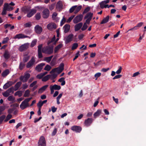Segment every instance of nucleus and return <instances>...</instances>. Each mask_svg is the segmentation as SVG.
<instances>
[{"label":"nucleus","instance_id":"55","mask_svg":"<svg viewBox=\"0 0 146 146\" xmlns=\"http://www.w3.org/2000/svg\"><path fill=\"white\" fill-rule=\"evenodd\" d=\"M29 90H27L25 92L24 96L25 97H28L29 94Z\"/></svg>","mask_w":146,"mask_h":146},{"label":"nucleus","instance_id":"48","mask_svg":"<svg viewBox=\"0 0 146 146\" xmlns=\"http://www.w3.org/2000/svg\"><path fill=\"white\" fill-rule=\"evenodd\" d=\"M56 72H57L58 74L61 73L63 70L62 69L58 68H56Z\"/></svg>","mask_w":146,"mask_h":146},{"label":"nucleus","instance_id":"7","mask_svg":"<svg viewBox=\"0 0 146 146\" xmlns=\"http://www.w3.org/2000/svg\"><path fill=\"white\" fill-rule=\"evenodd\" d=\"M54 46L50 45L46 46V54L49 55L52 54L53 52Z\"/></svg>","mask_w":146,"mask_h":146},{"label":"nucleus","instance_id":"51","mask_svg":"<svg viewBox=\"0 0 146 146\" xmlns=\"http://www.w3.org/2000/svg\"><path fill=\"white\" fill-rule=\"evenodd\" d=\"M119 69H118L116 72V73L117 74H120L122 70V67L121 66H119Z\"/></svg>","mask_w":146,"mask_h":146},{"label":"nucleus","instance_id":"34","mask_svg":"<svg viewBox=\"0 0 146 146\" xmlns=\"http://www.w3.org/2000/svg\"><path fill=\"white\" fill-rule=\"evenodd\" d=\"M52 87L55 90H59L61 88V86H60L56 84L54 85Z\"/></svg>","mask_w":146,"mask_h":146},{"label":"nucleus","instance_id":"21","mask_svg":"<svg viewBox=\"0 0 146 146\" xmlns=\"http://www.w3.org/2000/svg\"><path fill=\"white\" fill-rule=\"evenodd\" d=\"M3 56L5 59H8L10 57V53L7 50H5Z\"/></svg>","mask_w":146,"mask_h":146},{"label":"nucleus","instance_id":"14","mask_svg":"<svg viewBox=\"0 0 146 146\" xmlns=\"http://www.w3.org/2000/svg\"><path fill=\"white\" fill-rule=\"evenodd\" d=\"M42 44H40L38 46V58H40L42 57Z\"/></svg>","mask_w":146,"mask_h":146},{"label":"nucleus","instance_id":"26","mask_svg":"<svg viewBox=\"0 0 146 146\" xmlns=\"http://www.w3.org/2000/svg\"><path fill=\"white\" fill-rule=\"evenodd\" d=\"M22 84V82L21 81L18 82L14 86L15 90L16 91L18 89L19 87L21 86Z\"/></svg>","mask_w":146,"mask_h":146},{"label":"nucleus","instance_id":"15","mask_svg":"<svg viewBox=\"0 0 146 146\" xmlns=\"http://www.w3.org/2000/svg\"><path fill=\"white\" fill-rule=\"evenodd\" d=\"M45 65L44 63H41L38 64L35 68V70L38 72H40L43 68V67Z\"/></svg>","mask_w":146,"mask_h":146},{"label":"nucleus","instance_id":"31","mask_svg":"<svg viewBox=\"0 0 146 146\" xmlns=\"http://www.w3.org/2000/svg\"><path fill=\"white\" fill-rule=\"evenodd\" d=\"M9 73V71L8 69L5 70L2 73L3 76L5 77L7 76Z\"/></svg>","mask_w":146,"mask_h":146},{"label":"nucleus","instance_id":"62","mask_svg":"<svg viewBox=\"0 0 146 146\" xmlns=\"http://www.w3.org/2000/svg\"><path fill=\"white\" fill-rule=\"evenodd\" d=\"M79 51H78L77 52V53L76 54V55L74 57V58L73 59V61H74L78 57L79 55H80L79 54Z\"/></svg>","mask_w":146,"mask_h":146},{"label":"nucleus","instance_id":"38","mask_svg":"<svg viewBox=\"0 0 146 146\" xmlns=\"http://www.w3.org/2000/svg\"><path fill=\"white\" fill-rule=\"evenodd\" d=\"M22 94V92L21 91H18L15 93V95H18L19 97L21 96Z\"/></svg>","mask_w":146,"mask_h":146},{"label":"nucleus","instance_id":"49","mask_svg":"<svg viewBox=\"0 0 146 146\" xmlns=\"http://www.w3.org/2000/svg\"><path fill=\"white\" fill-rule=\"evenodd\" d=\"M53 56L52 55L49 57H46V62H49L51 60Z\"/></svg>","mask_w":146,"mask_h":146},{"label":"nucleus","instance_id":"36","mask_svg":"<svg viewBox=\"0 0 146 146\" xmlns=\"http://www.w3.org/2000/svg\"><path fill=\"white\" fill-rule=\"evenodd\" d=\"M37 40L36 39H34L33 40L30 46L31 47H33L34 46H35L37 42Z\"/></svg>","mask_w":146,"mask_h":146},{"label":"nucleus","instance_id":"57","mask_svg":"<svg viewBox=\"0 0 146 146\" xmlns=\"http://www.w3.org/2000/svg\"><path fill=\"white\" fill-rule=\"evenodd\" d=\"M9 40V38L6 37L3 39L2 41V43L3 44H5L7 42V41Z\"/></svg>","mask_w":146,"mask_h":146},{"label":"nucleus","instance_id":"16","mask_svg":"<svg viewBox=\"0 0 146 146\" xmlns=\"http://www.w3.org/2000/svg\"><path fill=\"white\" fill-rule=\"evenodd\" d=\"M83 25V23L82 22L79 23L76 25L74 26L75 31H79Z\"/></svg>","mask_w":146,"mask_h":146},{"label":"nucleus","instance_id":"24","mask_svg":"<svg viewBox=\"0 0 146 146\" xmlns=\"http://www.w3.org/2000/svg\"><path fill=\"white\" fill-rule=\"evenodd\" d=\"M63 7V5L62 2L60 1H59L57 3L56 6V8L59 9L60 10H61Z\"/></svg>","mask_w":146,"mask_h":146},{"label":"nucleus","instance_id":"63","mask_svg":"<svg viewBox=\"0 0 146 146\" xmlns=\"http://www.w3.org/2000/svg\"><path fill=\"white\" fill-rule=\"evenodd\" d=\"M7 99L9 101H12L14 100V98L13 96H11L8 97Z\"/></svg>","mask_w":146,"mask_h":146},{"label":"nucleus","instance_id":"30","mask_svg":"<svg viewBox=\"0 0 146 146\" xmlns=\"http://www.w3.org/2000/svg\"><path fill=\"white\" fill-rule=\"evenodd\" d=\"M21 9L23 12H27L30 11V8L29 7H22Z\"/></svg>","mask_w":146,"mask_h":146},{"label":"nucleus","instance_id":"60","mask_svg":"<svg viewBox=\"0 0 146 146\" xmlns=\"http://www.w3.org/2000/svg\"><path fill=\"white\" fill-rule=\"evenodd\" d=\"M74 17V16L72 15L68 19L67 21V23H70L71 21H72V20L73 19Z\"/></svg>","mask_w":146,"mask_h":146},{"label":"nucleus","instance_id":"58","mask_svg":"<svg viewBox=\"0 0 146 146\" xmlns=\"http://www.w3.org/2000/svg\"><path fill=\"white\" fill-rule=\"evenodd\" d=\"M42 103H41V101H40L37 104V106L38 107V108H40L41 109V107L43 105Z\"/></svg>","mask_w":146,"mask_h":146},{"label":"nucleus","instance_id":"52","mask_svg":"<svg viewBox=\"0 0 146 146\" xmlns=\"http://www.w3.org/2000/svg\"><path fill=\"white\" fill-rule=\"evenodd\" d=\"M66 21V19L64 17H63V19L60 22V26H62L64 24Z\"/></svg>","mask_w":146,"mask_h":146},{"label":"nucleus","instance_id":"40","mask_svg":"<svg viewBox=\"0 0 146 146\" xmlns=\"http://www.w3.org/2000/svg\"><path fill=\"white\" fill-rule=\"evenodd\" d=\"M77 7V5L74 6H72V7H71L69 10V12L70 13H72L73 12V11L74 12L75 10Z\"/></svg>","mask_w":146,"mask_h":146},{"label":"nucleus","instance_id":"39","mask_svg":"<svg viewBox=\"0 0 146 146\" xmlns=\"http://www.w3.org/2000/svg\"><path fill=\"white\" fill-rule=\"evenodd\" d=\"M7 91L9 94L11 93H12V94H13L14 92V88L13 87H12L9 88Z\"/></svg>","mask_w":146,"mask_h":146},{"label":"nucleus","instance_id":"35","mask_svg":"<svg viewBox=\"0 0 146 146\" xmlns=\"http://www.w3.org/2000/svg\"><path fill=\"white\" fill-rule=\"evenodd\" d=\"M45 75H46V72L38 74L37 76V77L38 78L41 79Z\"/></svg>","mask_w":146,"mask_h":146},{"label":"nucleus","instance_id":"33","mask_svg":"<svg viewBox=\"0 0 146 146\" xmlns=\"http://www.w3.org/2000/svg\"><path fill=\"white\" fill-rule=\"evenodd\" d=\"M11 8V10L13 9V7L9 5L8 3H5L4 5V7L3 9L7 10H8V8Z\"/></svg>","mask_w":146,"mask_h":146},{"label":"nucleus","instance_id":"54","mask_svg":"<svg viewBox=\"0 0 146 146\" xmlns=\"http://www.w3.org/2000/svg\"><path fill=\"white\" fill-rule=\"evenodd\" d=\"M48 7L49 9L50 10L52 11L54 9V4H52L51 5H48Z\"/></svg>","mask_w":146,"mask_h":146},{"label":"nucleus","instance_id":"46","mask_svg":"<svg viewBox=\"0 0 146 146\" xmlns=\"http://www.w3.org/2000/svg\"><path fill=\"white\" fill-rule=\"evenodd\" d=\"M90 7H87L84 10V11L83 13V14H84V13H87L90 10Z\"/></svg>","mask_w":146,"mask_h":146},{"label":"nucleus","instance_id":"50","mask_svg":"<svg viewBox=\"0 0 146 146\" xmlns=\"http://www.w3.org/2000/svg\"><path fill=\"white\" fill-rule=\"evenodd\" d=\"M101 75V73L98 72L95 74L94 76L96 78V80H97L98 78L100 77Z\"/></svg>","mask_w":146,"mask_h":146},{"label":"nucleus","instance_id":"42","mask_svg":"<svg viewBox=\"0 0 146 146\" xmlns=\"http://www.w3.org/2000/svg\"><path fill=\"white\" fill-rule=\"evenodd\" d=\"M78 46V44L77 43H74L73 44L72 47V49L74 50L76 49Z\"/></svg>","mask_w":146,"mask_h":146},{"label":"nucleus","instance_id":"19","mask_svg":"<svg viewBox=\"0 0 146 146\" xmlns=\"http://www.w3.org/2000/svg\"><path fill=\"white\" fill-rule=\"evenodd\" d=\"M70 25L68 24H65L63 27L64 32L65 33H68L70 30Z\"/></svg>","mask_w":146,"mask_h":146},{"label":"nucleus","instance_id":"20","mask_svg":"<svg viewBox=\"0 0 146 146\" xmlns=\"http://www.w3.org/2000/svg\"><path fill=\"white\" fill-rule=\"evenodd\" d=\"M35 62L34 59L33 58L31 60L27 63V67L29 68L31 66L34 64Z\"/></svg>","mask_w":146,"mask_h":146},{"label":"nucleus","instance_id":"18","mask_svg":"<svg viewBox=\"0 0 146 146\" xmlns=\"http://www.w3.org/2000/svg\"><path fill=\"white\" fill-rule=\"evenodd\" d=\"M35 30L37 33L40 34L42 31V29L38 25H37L35 27Z\"/></svg>","mask_w":146,"mask_h":146},{"label":"nucleus","instance_id":"4","mask_svg":"<svg viewBox=\"0 0 146 146\" xmlns=\"http://www.w3.org/2000/svg\"><path fill=\"white\" fill-rule=\"evenodd\" d=\"M83 17V15L82 14L78 15L73 19V21L74 23L76 24L80 22L82 20Z\"/></svg>","mask_w":146,"mask_h":146},{"label":"nucleus","instance_id":"5","mask_svg":"<svg viewBox=\"0 0 146 146\" xmlns=\"http://www.w3.org/2000/svg\"><path fill=\"white\" fill-rule=\"evenodd\" d=\"M38 146H45L46 141L44 137L41 136L38 142Z\"/></svg>","mask_w":146,"mask_h":146},{"label":"nucleus","instance_id":"29","mask_svg":"<svg viewBox=\"0 0 146 146\" xmlns=\"http://www.w3.org/2000/svg\"><path fill=\"white\" fill-rule=\"evenodd\" d=\"M82 8L81 5L79 6L78 7L77 6V7H76L74 11V13L76 14L78 13L81 10Z\"/></svg>","mask_w":146,"mask_h":146},{"label":"nucleus","instance_id":"28","mask_svg":"<svg viewBox=\"0 0 146 146\" xmlns=\"http://www.w3.org/2000/svg\"><path fill=\"white\" fill-rule=\"evenodd\" d=\"M109 3V1H102L100 4V7L102 8H104V5H105V4L108 3Z\"/></svg>","mask_w":146,"mask_h":146},{"label":"nucleus","instance_id":"41","mask_svg":"<svg viewBox=\"0 0 146 146\" xmlns=\"http://www.w3.org/2000/svg\"><path fill=\"white\" fill-rule=\"evenodd\" d=\"M12 117V115L11 114H8L7 116L6 119H5L4 121L7 122L8 121L9 119H11Z\"/></svg>","mask_w":146,"mask_h":146},{"label":"nucleus","instance_id":"12","mask_svg":"<svg viewBox=\"0 0 146 146\" xmlns=\"http://www.w3.org/2000/svg\"><path fill=\"white\" fill-rule=\"evenodd\" d=\"M56 28V25L55 23H50L47 26V28L50 31H52L53 29H55Z\"/></svg>","mask_w":146,"mask_h":146},{"label":"nucleus","instance_id":"56","mask_svg":"<svg viewBox=\"0 0 146 146\" xmlns=\"http://www.w3.org/2000/svg\"><path fill=\"white\" fill-rule=\"evenodd\" d=\"M57 129L56 128H55L54 129L53 131H52V136H53L56 135V133H57Z\"/></svg>","mask_w":146,"mask_h":146},{"label":"nucleus","instance_id":"8","mask_svg":"<svg viewBox=\"0 0 146 146\" xmlns=\"http://www.w3.org/2000/svg\"><path fill=\"white\" fill-rule=\"evenodd\" d=\"M71 129L76 133H80L82 130V128L80 126L74 125L72 126Z\"/></svg>","mask_w":146,"mask_h":146},{"label":"nucleus","instance_id":"27","mask_svg":"<svg viewBox=\"0 0 146 146\" xmlns=\"http://www.w3.org/2000/svg\"><path fill=\"white\" fill-rule=\"evenodd\" d=\"M63 46L62 44H59L56 46L54 49V52L55 53L58 50L61 48Z\"/></svg>","mask_w":146,"mask_h":146},{"label":"nucleus","instance_id":"59","mask_svg":"<svg viewBox=\"0 0 146 146\" xmlns=\"http://www.w3.org/2000/svg\"><path fill=\"white\" fill-rule=\"evenodd\" d=\"M5 117V116L3 115L0 117V123H1Z\"/></svg>","mask_w":146,"mask_h":146},{"label":"nucleus","instance_id":"6","mask_svg":"<svg viewBox=\"0 0 146 146\" xmlns=\"http://www.w3.org/2000/svg\"><path fill=\"white\" fill-rule=\"evenodd\" d=\"M29 46V44L28 43L24 44L21 45L19 47V50L21 52H22L27 49Z\"/></svg>","mask_w":146,"mask_h":146},{"label":"nucleus","instance_id":"23","mask_svg":"<svg viewBox=\"0 0 146 146\" xmlns=\"http://www.w3.org/2000/svg\"><path fill=\"white\" fill-rule=\"evenodd\" d=\"M56 39V37L55 35H54L53 37L50 39L47 42V45L48 46H50L51 45V43H53V42Z\"/></svg>","mask_w":146,"mask_h":146},{"label":"nucleus","instance_id":"22","mask_svg":"<svg viewBox=\"0 0 146 146\" xmlns=\"http://www.w3.org/2000/svg\"><path fill=\"white\" fill-rule=\"evenodd\" d=\"M102 110H98L94 114V116L95 118L99 116L101 113Z\"/></svg>","mask_w":146,"mask_h":146},{"label":"nucleus","instance_id":"61","mask_svg":"<svg viewBox=\"0 0 146 146\" xmlns=\"http://www.w3.org/2000/svg\"><path fill=\"white\" fill-rule=\"evenodd\" d=\"M122 75L118 74L115 76L113 78V79H115L120 78L122 76Z\"/></svg>","mask_w":146,"mask_h":146},{"label":"nucleus","instance_id":"17","mask_svg":"<svg viewBox=\"0 0 146 146\" xmlns=\"http://www.w3.org/2000/svg\"><path fill=\"white\" fill-rule=\"evenodd\" d=\"M36 12V10L33 9L31 10L30 12L28 13L27 15V17H28L30 18Z\"/></svg>","mask_w":146,"mask_h":146},{"label":"nucleus","instance_id":"44","mask_svg":"<svg viewBox=\"0 0 146 146\" xmlns=\"http://www.w3.org/2000/svg\"><path fill=\"white\" fill-rule=\"evenodd\" d=\"M29 56H25L23 59V61L24 62H27L29 60Z\"/></svg>","mask_w":146,"mask_h":146},{"label":"nucleus","instance_id":"37","mask_svg":"<svg viewBox=\"0 0 146 146\" xmlns=\"http://www.w3.org/2000/svg\"><path fill=\"white\" fill-rule=\"evenodd\" d=\"M46 89V85L40 88L38 90V93H42Z\"/></svg>","mask_w":146,"mask_h":146},{"label":"nucleus","instance_id":"45","mask_svg":"<svg viewBox=\"0 0 146 146\" xmlns=\"http://www.w3.org/2000/svg\"><path fill=\"white\" fill-rule=\"evenodd\" d=\"M5 97H7L11 94H9L7 90L2 94Z\"/></svg>","mask_w":146,"mask_h":146},{"label":"nucleus","instance_id":"47","mask_svg":"<svg viewBox=\"0 0 146 146\" xmlns=\"http://www.w3.org/2000/svg\"><path fill=\"white\" fill-rule=\"evenodd\" d=\"M88 27V26L86 24V23H84L83 26L81 29V30L82 31H84L86 30Z\"/></svg>","mask_w":146,"mask_h":146},{"label":"nucleus","instance_id":"53","mask_svg":"<svg viewBox=\"0 0 146 146\" xmlns=\"http://www.w3.org/2000/svg\"><path fill=\"white\" fill-rule=\"evenodd\" d=\"M35 17L36 19V20H38L40 18V13H37L35 15Z\"/></svg>","mask_w":146,"mask_h":146},{"label":"nucleus","instance_id":"25","mask_svg":"<svg viewBox=\"0 0 146 146\" xmlns=\"http://www.w3.org/2000/svg\"><path fill=\"white\" fill-rule=\"evenodd\" d=\"M109 16L108 15L107 16V17L104 18V19L102 20V21L101 22L100 24H105L107 22H108L109 20Z\"/></svg>","mask_w":146,"mask_h":146},{"label":"nucleus","instance_id":"1","mask_svg":"<svg viewBox=\"0 0 146 146\" xmlns=\"http://www.w3.org/2000/svg\"><path fill=\"white\" fill-rule=\"evenodd\" d=\"M32 98L25 99L20 105V108L22 110H24L29 106L28 102L31 100Z\"/></svg>","mask_w":146,"mask_h":146},{"label":"nucleus","instance_id":"3","mask_svg":"<svg viewBox=\"0 0 146 146\" xmlns=\"http://www.w3.org/2000/svg\"><path fill=\"white\" fill-rule=\"evenodd\" d=\"M30 76L29 73H25L24 76H21L19 78L20 80L23 82H26Z\"/></svg>","mask_w":146,"mask_h":146},{"label":"nucleus","instance_id":"2","mask_svg":"<svg viewBox=\"0 0 146 146\" xmlns=\"http://www.w3.org/2000/svg\"><path fill=\"white\" fill-rule=\"evenodd\" d=\"M93 14L91 12L88 13L85 16L84 18V19H87L86 21V24L88 25L89 24L90 22L92 19Z\"/></svg>","mask_w":146,"mask_h":146},{"label":"nucleus","instance_id":"13","mask_svg":"<svg viewBox=\"0 0 146 146\" xmlns=\"http://www.w3.org/2000/svg\"><path fill=\"white\" fill-rule=\"evenodd\" d=\"M16 81L13 82L12 81H9L6 83L3 86V88L4 89H6L8 88L9 87L11 86L12 85L14 84Z\"/></svg>","mask_w":146,"mask_h":146},{"label":"nucleus","instance_id":"9","mask_svg":"<svg viewBox=\"0 0 146 146\" xmlns=\"http://www.w3.org/2000/svg\"><path fill=\"white\" fill-rule=\"evenodd\" d=\"M93 121V119L92 118H88L87 119L85 120L84 121V124L85 126L86 127H88L90 126Z\"/></svg>","mask_w":146,"mask_h":146},{"label":"nucleus","instance_id":"64","mask_svg":"<svg viewBox=\"0 0 146 146\" xmlns=\"http://www.w3.org/2000/svg\"><path fill=\"white\" fill-rule=\"evenodd\" d=\"M25 64L22 62H21L20 63V66H19V69L21 70H22Z\"/></svg>","mask_w":146,"mask_h":146},{"label":"nucleus","instance_id":"32","mask_svg":"<svg viewBox=\"0 0 146 146\" xmlns=\"http://www.w3.org/2000/svg\"><path fill=\"white\" fill-rule=\"evenodd\" d=\"M62 95V94H60L56 98L57 104L58 105H59L60 104V102L59 101V100L61 98Z\"/></svg>","mask_w":146,"mask_h":146},{"label":"nucleus","instance_id":"10","mask_svg":"<svg viewBox=\"0 0 146 146\" xmlns=\"http://www.w3.org/2000/svg\"><path fill=\"white\" fill-rule=\"evenodd\" d=\"M28 38L29 39L31 38V37L30 36L25 35L23 34L20 33L16 35L14 37V38H18L19 39L20 38Z\"/></svg>","mask_w":146,"mask_h":146},{"label":"nucleus","instance_id":"11","mask_svg":"<svg viewBox=\"0 0 146 146\" xmlns=\"http://www.w3.org/2000/svg\"><path fill=\"white\" fill-rule=\"evenodd\" d=\"M73 36V35L72 34L69 35L66 38L65 43L67 44L71 42L72 40Z\"/></svg>","mask_w":146,"mask_h":146},{"label":"nucleus","instance_id":"43","mask_svg":"<svg viewBox=\"0 0 146 146\" xmlns=\"http://www.w3.org/2000/svg\"><path fill=\"white\" fill-rule=\"evenodd\" d=\"M31 23L30 22L25 23L24 25V27L25 28L29 27H31Z\"/></svg>","mask_w":146,"mask_h":146}]
</instances>
